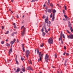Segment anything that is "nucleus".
Wrapping results in <instances>:
<instances>
[{
	"mask_svg": "<svg viewBox=\"0 0 73 73\" xmlns=\"http://www.w3.org/2000/svg\"><path fill=\"white\" fill-rule=\"evenodd\" d=\"M48 44H53V40L52 38H49L48 40Z\"/></svg>",
	"mask_w": 73,
	"mask_h": 73,
	"instance_id": "f257e3e1",
	"label": "nucleus"
},
{
	"mask_svg": "<svg viewBox=\"0 0 73 73\" xmlns=\"http://www.w3.org/2000/svg\"><path fill=\"white\" fill-rule=\"evenodd\" d=\"M29 53H30V51H29L28 50H26V56L27 57V58H28Z\"/></svg>",
	"mask_w": 73,
	"mask_h": 73,
	"instance_id": "f03ea898",
	"label": "nucleus"
},
{
	"mask_svg": "<svg viewBox=\"0 0 73 73\" xmlns=\"http://www.w3.org/2000/svg\"><path fill=\"white\" fill-rule=\"evenodd\" d=\"M44 59L45 60L46 62H48V60H49V58H48V54H46Z\"/></svg>",
	"mask_w": 73,
	"mask_h": 73,
	"instance_id": "7ed1b4c3",
	"label": "nucleus"
},
{
	"mask_svg": "<svg viewBox=\"0 0 73 73\" xmlns=\"http://www.w3.org/2000/svg\"><path fill=\"white\" fill-rule=\"evenodd\" d=\"M26 29V28L25 27H24L23 28V32L21 31V34L23 36H24V34H25V29Z\"/></svg>",
	"mask_w": 73,
	"mask_h": 73,
	"instance_id": "20e7f679",
	"label": "nucleus"
},
{
	"mask_svg": "<svg viewBox=\"0 0 73 73\" xmlns=\"http://www.w3.org/2000/svg\"><path fill=\"white\" fill-rule=\"evenodd\" d=\"M46 19H45V22L46 23H48V19L49 18H48V16L47 15L46 16Z\"/></svg>",
	"mask_w": 73,
	"mask_h": 73,
	"instance_id": "39448f33",
	"label": "nucleus"
},
{
	"mask_svg": "<svg viewBox=\"0 0 73 73\" xmlns=\"http://www.w3.org/2000/svg\"><path fill=\"white\" fill-rule=\"evenodd\" d=\"M68 38H70L71 39H73V35L71 34L70 36H68Z\"/></svg>",
	"mask_w": 73,
	"mask_h": 73,
	"instance_id": "423d86ee",
	"label": "nucleus"
},
{
	"mask_svg": "<svg viewBox=\"0 0 73 73\" xmlns=\"http://www.w3.org/2000/svg\"><path fill=\"white\" fill-rule=\"evenodd\" d=\"M26 69H27V70H29L33 71V70L32 69V68H31V67H30V66L27 67L26 68Z\"/></svg>",
	"mask_w": 73,
	"mask_h": 73,
	"instance_id": "0eeeda50",
	"label": "nucleus"
},
{
	"mask_svg": "<svg viewBox=\"0 0 73 73\" xmlns=\"http://www.w3.org/2000/svg\"><path fill=\"white\" fill-rule=\"evenodd\" d=\"M15 41H16V39L15 38L11 42L10 44L12 45V44H14V42H15Z\"/></svg>",
	"mask_w": 73,
	"mask_h": 73,
	"instance_id": "6e6552de",
	"label": "nucleus"
},
{
	"mask_svg": "<svg viewBox=\"0 0 73 73\" xmlns=\"http://www.w3.org/2000/svg\"><path fill=\"white\" fill-rule=\"evenodd\" d=\"M15 61L16 64L17 65H19V62H18V61H17V55H16V57L15 58Z\"/></svg>",
	"mask_w": 73,
	"mask_h": 73,
	"instance_id": "1a4fd4ad",
	"label": "nucleus"
},
{
	"mask_svg": "<svg viewBox=\"0 0 73 73\" xmlns=\"http://www.w3.org/2000/svg\"><path fill=\"white\" fill-rule=\"evenodd\" d=\"M20 70H21V69L19 68H18L17 69V70H15V71L16 72H20Z\"/></svg>",
	"mask_w": 73,
	"mask_h": 73,
	"instance_id": "9d476101",
	"label": "nucleus"
},
{
	"mask_svg": "<svg viewBox=\"0 0 73 73\" xmlns=\"http://www.w3.org/2000/svg\"><path fill=\"white\" fill-rule=\"evenodd\" d=\"M12 52V48H11L9 52V54H11V53Z\"/></svg>",
	"mask_w": 73,
	"mask_h": 73,
	"instance_id": "9b49d317",
	"label": "nucleus"
},
{
	"mask_svg": "<svg viewBox=\"0 0 73 73\" xmlns=\"http://www.w3.org/2000/svg\"><path fill=\"white\" fill-rule=\"evenodd\" d=\"M39 57H40V58H39V59L38 60V62L40 61H41V54H39Z\"/></svg>",
	"mask_w": 73,
	"mask_h": 73,
	"instance_id": "f8f14e48",
	"label": "nucleus"
},
{
	"mask_svg": "<svg viewBox=\"0 0 73 73\" xmlns=\"http://www.w3.org/2000/svg\"><path fill=\"white\" fill-rule=\"evenodd\" d=\"M55 14H54L53 15V17L52 18V21H54V16H55Z\"/></svg>",
	"mask_w": 73,
	"mask_h": 73,
	"instance_id": "ddd939ff",
	"label": "nucleus"
},
{
	"mask_svg": "<svg viewBox=\"0 0 73 73\" xmlns=\"http://www.w3.org/2000/svg\"><path fill=\"white\" fill-rule=\"evenodd\" d=\"M68 27L69 28H70V27H72V25L71 24H70V22H68Z\"/></svg>",
	"mask_w": 73,
	"mask_h": 73,
	"instance_id": "4468645a",
	"label": "nucleus"
},
{
	"mask_svg": "<svg viewBox=\"0 0 73 73\" xmlns=\"http://www.w3.org/2000/svg\"><path fill=\"white\" fill-rule=\"evenodd\" d=\"M10 44H8V43L6 44V46H7V47H9V46H10Z\"/></svg>",
	"mask_w": 73,
	"mask_h": 73,
	"instance_id": "2eb2a0df",
	"label": "nucleus"
},
{
	"mask_svg": "<svg viewBox=\"0 0 73 73\" xmlns=\"http://www.w3.org/2000/svg\"><path fill=\"white\" fill-rule=\"evenodd\" d=\"M60 40H62V36L61 35H60V37L59 38V41H60Z\"/></svg>",
	"mask_w": 73,
	"mask_h": 73,
	"instance_id": "dca6fc26",
	"label": "nucleus"
},
{
	"mask_svg": "<svg viewBox=\"0 0 73 73\" xmlns=\"http://www.w3.org/2000/svg\"><path fill=\"white\" fill-rule=\"evenodd\" d=\"M64 17L66 18V19L67 20H68V19H69V18H68V17H67V16H66V15H64Z\"/></svg>",
	"mask_w": 73,
	"mask_h": 73,
	"instance_id": "f3484780",
	"label": "nucleus"
},
{
	"mask_svg": "<svg viewBox=\"0 0 73 73\" xmlns=\"http://www.w3.org/2000/svg\"><path fill=\"white\" fill-rule=\"evenodd\" d=\"M44 35H45V33L44 32H43L42 33V35L44 37H45V36H44Z\"/></svg>",
	"mask_w": 73,
	"mask_h": 73,
	"instance_id": "a211bd4d",
	"label": "nucleus"
},
{
	"mask_svg": "<svg viewBox=\"0 0 73 73\" xmlns=\"http://www.w3.org/2000/svg\"><path fill=\"white\" fill-rule=\"evenodd\" d=\"M52 12L53 13H56V11L54 9L52 11Z\"/></svg>",
	"mask_w": 73,
	"mask_h": 73,
	"instance_id": "6ab92c4d",
	"label": "nucleus"
},
{
	"mask_svg": "<svg viewBox=\"0 0 73 73\" xmlns=\"http://www.w3.org/2000/svg\"><path fill=\"white\" fill-rule=\"evenodd\" d=\"M48 13H51V10L50 9H49L48 10Z\"/></svg>",
	"mask_w": 73,
	"mask_h": 73,
	"instance_id": "aec40b11",
	"label": "nucleus"
},
{
	"mask_svg": "<svg viewBox=\"0 0 73 73\" xmlns=\"http://www.w3.org/2000/svg\"><path fill=\"white\" fill-rule=\"evenodd\" d=\"M41 31L42 32H44V27H42V28L41 29Z\"/></svg>",
	"mask_w": 73,
	"mask_h": 73,
	"instance_id": "412c9836",
	"label": "nucleus"
},
{
	"mask_svg": "<svg viewBox=\"0 0 73 73\" xmlns=\"http://www.w3.org/2000/svg\"><path fill=\"white\" fill-rule=\"evenodd\" d=\"M40 46L41 47H43V46H44V44H43V43L41 44Z\"/></svg>",
	"mask_w": 73,
	"mask_h": 73,
	"instance_id": "4be33fe9",
	"label": "nucleus"
},
{
	"mask_svg": "<svg viewBox=\"0 0 73 73\" xmlns=\"http://www.w3.org/2000/svg\"><path fill=\"white\" fill-rule=\"evenodd\" d=\"M21 70L23 72H25V69H24V68H23L21 69Z\"/></svg>",
	"mask_w": 73,
	"mask_h": 73,
	"instance_id": "5701e85b",
	"label": "nucleus"
},
{
	"mask_svg": "<svg viewBox=\"0 0 73 73\" xmlns=\"http://www.w3.org/2000/svg\"><path fill=\"white\" fill-rule=\"evenodd\" d=\"M9 33V31H7L6 33H5V34L7 35V34H8Z\"/></svg>",
	"mask_w": 73,
	"mask_h": 73,
	"instance_id": "b1692460",
	"label": "nucleus"
},
{
	"mask_svg": "<svg viewBox=\"0 0 73 73\" xmlns=\"http://www.w3.org/2000/svg\"><path fill=\"white\" fill-rule=\"evenodd\" d=\"M62 37L64 38H65V35L64 34H62Z\"/></svg>",
	"mask_w": 73,
	"mask_h": 73,
	"instance_id": "393cba45",
	"label": "nucleus"
},
{
	"mask_svg": "<svg viewBox=\"0 0 73 73\" xmlns=\"http://www.w3.org/2000/svg\"><path fill=\"white\" fill-rule=\"evenodd\" d=\"M1 43L2 44H4V42L3 41H1Z\"/></svg>",
	"mask_w": 73,
	"mask_h": 73,
	"instance_id": "a878e982",
	"label": "nucleus"
},
{
	"mask_svg": "<svg viewBox=\"0 0 73 73\" xmlns=\"http://www.w3.org/2000/svg\"><path fill=\"white\" fill-rule=\"evenodd\" d=\"M50 6H51V7H53V5L52 4V3H50Z\"/></svg>",
	"mask_w": 73,
	"mask_h": 73,
	"instance_id": "bb28decb",
	"label": "nucleus"
},
{
	"mask_svg": "<svg viewBox=\"0 0 73 73\" xmlns=\"http://www.w3.org/2000/svg\"><path fill=\"white\" fill-rule=\"evenodd\" d=\"M34 2H35V0H32L31 1V3H34Z\"/></svg>",
	"mask_w": 73,
	"mask_h": 73,
	"instance_id": "cd10ccee",
	"label": "nucleus"
},
{
	"mask_svg": "<svg viewBox=\"0 0 73 73\" xmlns=\"http://www.w3.org/2000/svg\"><path fill=\"white\" fill-rule=\"evenodd\" d=\"M54 56L55 58H57V56L56 54V53L55 54Z\"/></svg>",
	"mask_w": 73,
	"mask_h": 73,
	"instance_id": "c85d7f7f",
	"label": "nucleus"
},
{
	"mask_svg": "<svg viewBox=\"0 0 73 73\" xmlns=\"http://www.w3.org/2000/svg\"><path fill=\"white\" fill-rule=\"evenodd\" d=\"M23 52H25V49L24 48H23Z\"/></svg>",
	"mask_w": 73,
	"mask_h": 73,
	"instance_id": "c756f323",
	"label": "nucleus"
},
{
	"mask_svg": "<svg viewBox=\"0 0 73 73\" xmlns=\"http://www.w3.org/2000/svg\"><path fill=\"white\" fill-rule=\"evenodd\" d=\"M68 61V59H66V60L65 62V63H66V62H67V61Z\"/></svg>",
	"mask_w": 73,
	"mask_h": 73,
	"instance_id": "7c9ffc66",
	"label": "nucleus"
},
{
	"mask_svg": "<svg viewBox=\"0 0 73 73\" xmlns=\"http://www.w3.org/2000/svg\"><path fill=\"white\" fill-rule=\"evenodd\" d=\"M49 4H50V1H48V2L47 3V5H49Z\"/></svg>",
	"mask_w": 73,
	"mask_h": 73,
	"instance_id": "2f4dec72",
	"label": "nucleus"
},
{
	"mask_svg": "<svg viewBox=\"0 0 73 73\" xmlns=\"http://www.w3.org/2000/svg\"><path fill=\"white\" fill-rule=\"evenodd\" d=\"M52 14L51 13L50 15V18H52Z\"/></svg>",
	"mask_w": 73,
	"mask_h": 73,
	"instance_id": "473e14b6",
	"label": "nucleus"
},
{
	"mask_svg": "<svg viewBox=\"0 0 73 73\" xmlns=\"http://www.w3.org/2000/svg\"><path fill=\"white\" fill-rule=\"evenodd\" d=\"M67 32L68 33H70V32H69V31H68V30H67Z\"/></svg>",
	"mask_w": 73,
	"mask_h": 73,
	"instance_id": "72a5a7b5",
	"label": "nucleus"
},
{
	"mask_svg": "<svg viewBox=\"0 0 73 73\" xmlns=\"http://www.w3.org/2000/svg\"><path fill=\"white\" fill-rule=\"evenodd\" d=\"M16 28V25H14V28Z\"/></svg>",
	"mask_w": 73,
	"mask_h": 73,
	"instance_id": "f704fd0d",
	"label": "nucleus"
},
{
	"mask_svg": "<svg viewBox=\"0 0 73 73\" xmlns=\"http://www.w3.org/2000/svg\"><path fill=\"white\" fill-rule=\"evenodd\" d=\"M64 7H65L64 9H65L66 11V6H65V5Z\"/></svg>",
	"mask_w": 73,
	"mask_h": 73,
	"instance_id": "c9c22d12",
	"label": "nucleus"
},
{
	"mask_svg": "<svg viewBox=\"0 0 73 73\" xmlns=\"http://www.w3.org/2000/svg\"><path fill=\"white\" fill-rule=\"evenodd\" d=\"M61 42L62 44H64V42H63V41H62V40H61Z\"/></svg>",
	"mask_w": 73,
	"mask_h": 73,
	"instance_id": "e433bc0d",
	"label": "nucleus"
},
{
	"mask_svg": "<svg viewBox=\"0 0 73 73\" xmlns=\"http://www.w3.org/2000/svg\"><path fill=\"white\" fill-rule=\"evenodd\" d=\"M44 30H45V31H46V27H44Z\"/></svg>",
	"mask_w": 73,
	"mask_h": 73,
	"instance_id": "4c0bfd02",
	"label": "nucleus"
},
{
	"mask_svg": "<svg viewBox=\"0 0 73 73\" xmlns=\"http://www.w3.org/2000/svg\"><path fill=\"white\" fill-rule=\"evenodd\" d=\"M46 33H48V31L47 30L45 31Z\"/></svg>",
	"mask_w": 73,
	"mask_h": 73,
	"instance_id": "58836bf2",
	"label": "nucleus"
},
{
	"mask_svg": "<svg viewBox=\"0 0 73 73\" xmlns=\"http://www.w3.org/2000/svg\"><path fill=\"white\" fill-rule=\"evenodd\" d=\"M45 9H46V11H47L48 10V7H46Z\"/></svg>",
	"mask_w": 73,
	"mask_h": 73,
	"instance_id": "ea45409f",
	"label": "nucleus"
},
{
	"mask_svg": "<svg viewBox=\"0 0 73 73\" xmlns=\"http://www.w3.org/2000/svg\"><path fill=\"white\" fill-rule=\"evenodd\" d=\"M47 25L48 26V27H50V24L48 23Z\"/></svg>",
	"mask_w": 73,
	"mask_h": 73,
	"instance_id": "a19ab883",
	"label": "nucleus"
},
{
	"mask_svg": "<svg viewBox=\"0 0 73 73\" xmlns=\"http://www.w3.org/2000/svg\"><path fill=\"white\" fill-rule=\"evenodd\" d=\"M62 31H61V32L60 35V36H61H61H62Z\"/></svg>",
	"mask_w": 73,
	"mask_h": 73,
	"instance_id": "79ce46f5",
	"label": "nucleus"
},
{
	"mask_svg": "<svg viewBox=\"0 0 73 73\" xmlns=\"http://www.w3.org/2000/svg\"><path fill=\"white\" fill-rule=\"evenodd\" d=\"M23 27H24V26H23L21 28V29H23Z\"/></svg>",
	"mask_w": 73,
	"mask_h": 73,
	"instance_id": "37998d69",
	"label": "nucleus"
},
{
	"mask_svg": "<svg viewBox=\"0 0 73 73\" xmlns=\"http://www.w3.org/2000/svg\"><path fill=\"white\" fill-rule=\"evenodd\" d=\"M66 54V52H65L64 53H63V55L64 56H65V54Z\"/></svg>",
	"mask_w": 73,
	"mask_h": 73,
	"instance_id": "c03bdc74",
	"label": "nucleus"
},
{
	"mask_svg": "<svg viewBox=\"0 0 73 73\" xmlns=\"http://www.w3.org/2000/svg\"><path fill=\"white\" fill-rule=\"evenodd\" d=\"M22 47L23 48H24V44H22Z\"/></svg>",
	"mask_w": 73,
	"mask_h": 73,
	"instance_id": "a18cd8bd",
	"label": "nucleus"
},
{
	"mask_svg": "<svg viewBox=\"0 0 73 73\" xmlns=\"http://www.w3.org/2000/svg\"><path fill=\"white\" fill-rule=\"evenodd\" d=\"M39 52V51L38 50H37V53L38 54Z\"/></svg>",
	"mask_w": 73,
	"mask_h": 73,
	"instance_id": "49530a36",
	"label": "nucleus"
},
{
	"mask_svg": "<svg viewBox=\"0 0 73 73\" xmlns=\"http://www.w3.org/2000/svg\"><path fill=\"white\" fill-rule=\"evenodd\" d=\"M2 29H4V27L3 26H1V27Z\"/></svg>",
	"mask_w": 73,
	"mask_h": 73,
	"instance_id": "de8ad7c7",
	"label": "nucleus"
},
{
	"mask_svg": "<svg viewBox=\"0 0 73 73\" xmlns=\"http://www.w3.org/2000/svg\"><path fill=\"white\" fill-rule=\"evenodd\" d=\"M66 56H68L69 55V54L68 53H66Z\"/></svg>",
	"mask_w": 73,
	"mask_h": 73,
	"instance_id": "09e8293b",
	"label": "nucleus"
},
{
	"mask_svg": "<svg viewBox=\"0 0 73 73\" xmlns=\"http://www.w3.org/2000/svg\"><path fill=\"white\" fill-rule=\"evenodd\" d=\"M51 23V22H50V21H49V23H48L49 24H50Z\"/></svg>",
	"mask_w": 73,
	"mask_h": 73,
	"instance_id": "8fccbe9b",
	"label": "nucleus"
},
{
	"mask_svg": "<svg viewBox=\"0 0 73 73\" xmlns=\"http://www.w3.org/2000/svg\"><path fill=\"white\" fill-rule=\"evenodd\" d=\"M70 30L72 29V27H70Z\"/></svg>",
	"mask_w": 73,
	"mask_h": 73,
	"instance_id": "3c124183",
	"label": "nucleus"
},
{
	"mask_svg": "<svg viewBox=\"0 0 73 73\" xmlns=\"http://www.w3.org/2000/svg\"><path fill=\"white\" fill-rule=\"evenodd\" d=\"M37 50V49H35V53H36V51Z\"/></svg>",
	"mask_w": 73,
	"mask_h": 73,
	"instance_id": "603ef678",
	"label": "nucleus"
},
{
	"mask_svg": "<svg viewBox=\"0 0 73 73\" xmlns=\"http://www.w3.org/2000/svg\"><path fill=\"white\" fill-rule=\"evenodd\" d=\"M16 17L18 19L19 18V16L18 15H17V16H16Z\"/></svg>",
	"mask_w": 73,
	"mask_h": 73,
	"instance_id": "864d4df0",
	"label": "nucleus"
},
{
	"mask_svg": "<svg viewBox=\"0 0 73 73\" xmlns=\"http://www.w3.org/2000/svg\"><path fill=\"white\" fill-rule=\"evenodd\" d=\"M43 55V54H41V55H40V56H41V57H42Z\"/></svg>",
	"mask_w": 73,
	"mask_h": 73,
	"instance_id": "5fc2aeb1",
	"label": "nucleus"
},
{
	"mask_svg": "<svg viewBox=\"0 0 73 73\" xmlns=\"http://www.w3.org/2000/svg\"><path fill=\"white\" fill-rule=\"evenodd\" d=\"M71 32H73V29H72L71 30Z\"/></svg>",
	"mask_w": 73,
	"mask_h": 73,
	"instance_id": "6e6d98bb",
	"label": "nucleus"
},
{
	"mask_svg": "<svg viewBox=\"0 0 73 73\" xmlns=\"http://www.w3.org/2000/svg\"><path fill=\"white\" fill-rule=\"evenodd\" d=\"M21 60H22V61L23 60V58L21 57Z\"/></svg>",
	"mask_w": 73,
	"mask_h": 73,
	"instance_id": "4d7b16f0",
	"label": "nucleus"
},
{
	"mask_svg": "<svg viewBox=\"0 0 73 73\" xmlns=\"http://www.w3.org/2000/svg\"><path fill=\"white\" fill-rule=\"evenodd\" d=\"M63 13H65V11H64V10H63Z\"/></svg>",
	"mask_w": 73,
	"mask_h": 73,
	"instance_id": "13d9d810",
	"label": "nucleus"
},
{
	"mask_svg": "<svg viewBox=\"0 0 73 73\" xmlns=\"http://www.w3.org/2000/svg\"><path fill=\"white\" fill-rule=\"evenodd\" d=\"M42 19H45V17L44 15L43 16V17H42Z\"/></svg>",
	"mask_w": 73,
	"mask_h": 73,
	"instance_id": "bf43d9fd",
	"label": "nucleus"
},
{
	"mask_svg": "<svg viewBox=\"0 0 73 73\" xmlns=\"http://www.w3.org/2000/svg\"><path fill=\"white\" fill-rule=\"evenodd\" d=\"M17 33V32H15L14 33V34H16Z\"/></svg>",
	"mask_w": 73,
	"mask_h": 73,
	"instance_id": "052dcab7",
	"label": "nucleus"
},
{
	"mask_svg": "<svg viewBox=\"0 0 73 73\" xmlns=\"http://www.w3.org/2000/svg\"><path fill=\"white\" fill-rule=\"evenodd\" d=\"M17 42H19V40H18V39H17Z\"/></svg>",
	"mask_w": 73,
	"mask_h": 73,
	"instance_id": "680f3d73",
	"label": "nucleus"
},
{
	"mask_svg": "<svg viewBox=\"0 0 73 73\" xmlns=\"http://www.w3.org/2000/svg\"><path fill=\"white\" fill-rule=\"evenodd\" d=\"M38 54H39V55L41 54V52H39Z\"/></svg>",
	"mask_w": 73,
	"mask_h": 73,
	"instance_id": "e2e57ef3",
	"label": "nucleus"
},
{
	"mask_svg": "<svg viewBox=\"0 0 73 73\" xmlns=\"http://www.w3.org/2000/svg\"><path fill=\"white\" fill-rule=\"evenodd\" d=\"M13 25H15V23H13Z\"/></svg>",
	"mask_w": 73,
	"mask_h": 73,
	"instance_id": "0e129e2a",
	"label": "nucleus"
},
{
	"mask_svg": "<svg viewBox=\"0 0 73 73\" xmlns=\"http://www.w3.org/2000/svg\"><path fill=\"white\" fill-rule=\"evenodd\" d=\"M64 49H66V46H64Z\"/></svg>",
	"mask_w": 73,
	"mask_h": 73,
	"instance_id": "69168bd1",
	"label": "nucleus"
},
{
	"mask_svg": "<svg viewBox=\"0 0 73 73\" xmlns=\"http://www.w3.org/2000/svg\"><path fill=\"white\" fill-rule=\"evenodd\" d=\"M50 28H49L48 29V31H50Z\"/></svg>",
	"mask_w": 73,
	"mask_h": 73,
	"instance_id": "338daca9",
	"label": "nucleus"
},
{
	"mask_svg": "<svg viewBox=\"0 0 73 73\" xmlns=\"http://www.w3.org/2000/svg\"><path fill=\"white\" fill-rule=\"evenodd\" d=\"M11 1L12 3H13V0H11Z\"/></svg>",
	"mask_w": 73,
	"mask_h": 73,
	"instance_id": "774afa93",
	"label": "nucleus"
}]
</instances>
